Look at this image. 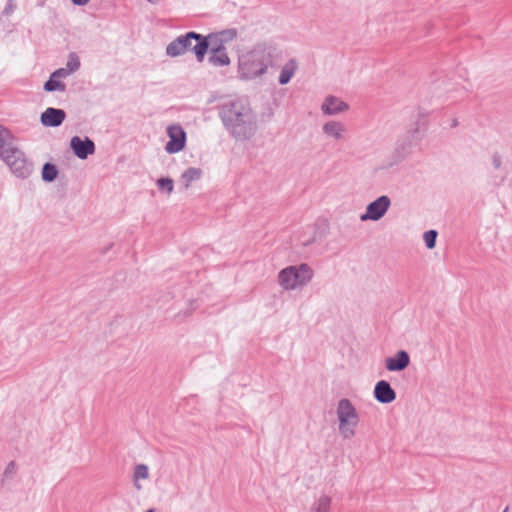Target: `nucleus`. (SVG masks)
Segmentation results:
<instances>
[{"label":"nucleus","instance_id":"nucleus-1","mask_svg":"<svg viewBox=\"0 0 512 512\" xmlns=\"http://www.w3.org/2000/svg\"><path fill=\"white\" fill-rule=\"evenodd\" d=\"M219 116L226 130L236 140H249L257 130V116L244 99L224 104Z\"/></svg>","mask_w":512,"mask_h":512},{"label":"nucleus","instance_id":"nucleus-2","mask_svg":"<svg viewBox=\"0 0 512 512\" xmlns=\"http://www.w3.org/2000/svg\"><path fill=\"white\" fill-rule=\"evenodd\" d=\"M273 64V54L270 47L257 45L251 51L243 54L238 62V76L242 80H252L264 75Z\"/></svg>","mask_w":512,"mask_h":512},{"label":"nucleus","instance_id":"nucleus-3","mask_svg":"<svg viewBox=\"0 0 512 512\" xmlns=\"http://www.w3.org/2000/svg\"><path fill=\"white\" fill-rule=\"evenodd\" d=\"M192 52L197 62L202 63L209 51L208 38L194 31H189L176 37L166 46V54L170 57H178L186 52Z\"/></svg>","mask_w":512,"mask_h":512},{"label":"nucleus","instance_id":"nucleus-4","mask_svg":"<svg viewBox=\"0 0 512 512\" xmlns=\"http://www.w3.org/2000/svg\"><path fill=\"white\" fill-rule=\"evenodd\" d=\"M314 271L306 263L291 265L278 273V283L284 290H295L306 286L313 278Z\"/></svg>","mask_w":512,"mask_h":512},{"label":"nucleus","instance_id":"nucleus-5","mask_svg":"<svg viewBox=\"0 0 512 512\" xmlns=\"http://www.w3.org/2000/svg\"><path fill=\"white\" fill-rule=\"evenodd\" d=\"M337 419L339 422L338 429L343 439H351L356 434V427L359 424V415L353 403L342 398L338 401L336 409Z\"/></svg>","mask_w":512,"mask_h":512},{"label":"nucleus","instance_id":"nucleus-6","mask_svg":"<svg viewBox=\"0 0 512 512\" xmlns=\"http://www.w3.org/2000/svg\"><path fill=\"white\" fill-rule=\"evenodd\" d=\"M0 159L9 167L10 171L18 178H28L33 171V164L25 153L15 144L0 153Z\"/></svg>","mask_w":512,"mask_h":512},{"label":"nucleus","instance_id":"nucleus-7","mask_svg":"<svg viewBox=\"0 0 512 512\" xmlns=\"http://www.w3.org/2000/svg\"><path fill=\"white\" fill-rule=\"evenodd\" d=\"M390 206V198L382 195L367 205L366 211L360 216V219L361 221H378L386 214Z\"/></svg>","mask_w":512,"mask_h":512},{"label":"nucleus","instance_id":"nucleus-8","mask_svg":"<svg viewBox=\"0 0 512 512\" xmlns=\"http://www.w3.org/2000/svg\"><path fill=\"white\" fill-rule=\"evenodd\" d=\"M169 141L166 143L165 150L169 154L180 152L184 149L186 143V133L180 125H170L167 128Z\"/></svg>","mask_w":512,"mask_h":512},{"label":"nucleus","instance_id":"nucleus-9","mask_svg":"<svg viewBox=\"0 0 512 512\" xmlns=\"http://www.w3.org/2000/svg\"><path fill=\"white\" fill-rule=\"evenodd\" d=\"M70 148L73 153L81 160H85L88 156L95 153V143L89 137L82 139L79 136H74L70 140Z\"/></svg>","mask_w":512,"mask_h":512},{"label":"nucleus","instance_id":"nucleus-10","mask_svg":"<svg viewBox=\"0 0 512 512\" xmlns=\"http://www.w3.org/2000/svg\"><path fill=\"white\" fill-rule=\"evenodd\" d=\"M66 118V112L59 108L48 107L40 115V122L45 127H59Z\"/></svg>","mask_w":512,"mask_h":512},{"label":"nucleus","instance_id":"nucleus-11","mask_svg":"<svg viewBox=\"0 0 512 512\" xmlns=\"http://www.w3.org/2000/svg\"><path fill=\"white\" fill-rule=\"evenodd\" d=\"M373 393L374 398L381 404H389L396 399V392L386 380L378 381Z\"/></svg>","mask_w":512,"mask_h":512},{"label":"nucleus","instance_id":"nucleus-12","mask_svg":"<svg viewBox=\"0 0 512 512\" xmlns=\"http://www.w3.org/2000/svg\"><path fill=\"white\" fill-rule=\"evenodd\" d=\"M410 364V356L407 351L400 350L393 357H388L385 360V367L388 371L399 372L403 371Z\"/></svg>","mask_w":512,"mask_h":512},{"label":"nucleus","instance_id":"nucleus-13","mask_svg":"<svg viewBox=\"0 0 512 512\" xmlns=\"http://www.w3.org/2000/svg\"><path fill=\"white\" fill-rule=\"evenodd\" d=\"M349 109V105L335 96H328L321 105V110L325 115H337Z\"/></svg>","mask_w":512,"mask_h":512},{"label":"nucleus","instance_id":"nucleus-14","mask_svg":"<svg viewBox=\"0 0 512 512\" xmlns=\"http://www.w3.org/2000/svg\"><path fill=\"white\" fill-rule=\"evenodd\" d=\"M210 56L208 61L210 64L216 67L228 66L230 64V58L226 52V48L221 43L217 45L213 44L209 47Z\"/></svg>","mask_w":512,"mask_h":512},{"label":"nucleus","instance_id":"nucleus-15","mask_svg":"<svg viewBox=\"0 0 512 512\" xmlns=\"http://www.w3.org/2000/svg\"><path fill=\"white\" fill-rule=\"evenodd\" d=\"M237 31L236 29H227L220 31L218 33H209L205 37L208 38L209 46L210 45H217L218 43H221L224 45L225 42H229L236 38Z\"/></svg>","mask_w":512,"mask_h":512},{"label":"nucleus","instance_id":"nucleus-16","mask_svg":"<svg viewBox=\"0 0 512 512\" xmlns=\"http://www.w3.org/2000/svg\"><path fill=\"white\" fill-rule=\"evenodd\" d=\"M322 129L324 134L336 140L340 139L346 131L345 125L339 121H328L323 125Z\"/></svg>","mask_w":512,"mask_h":512},{"label":"nucleus","instance_id":"nucleus-17","mask_svg":"<svg viewBox=\"0 0 512 512\" xmlns=\"http://www.w3.org/2000/svg\"><path fill=\"white\" fill-rule=\"evenodd\" d=\"M298 68V64L295 59H290L281 69L279 75V83L281 85H285L290 82L291 78L294 76L296 70Z\"/></svg>","mask_w":512,"mask_h":512},{"label":"nucleus","instance_id":"nucleus-18","mask_svg":"<svg viewBox=\"0 0 512 512\" xmlns=\"http://www.w3.org/2000/svg\"><path fill=\"white\" fill-rule=\"evenodd\" d=\"M15 138L11 131L0 124V153L14 144Z\"/></svg>","mask_w":512,"mask_h":512},{"label":"nucleus","instance_id":"nucleus-19","mask_svg":"<svg viewBox=\"0 0 512 512\" xmlns=\"http://www.w3.org/2000/svg\"><path fill=\"white\" fill-rule=\"evenodd\" d=\"M202 175L203 171L200 168L190 167L186 169L181 176L185 188H188L191 182L199 180L202 177Z\"/></svg>","mask_w":512,"mask_h":512},{"label":"nucleus","instance_id":"nucleus-20","mask_svg":"<svg viewBox=\"0 0 512 512\" xmlns=\"http://www.w3.org/2000/svg\"><path fill=\"white\" fill-rule=\"evenodd\" d=\"M57 176H58V169L54 164L47 162L43 165L42 179L45 182H52L57 178Z\"/></svg>","mask_w":512,"mask_h":512},{"label":"nucleus","instance_id":"nucleus-21","mask_svg":"<svg viewBox=\"0 0 512 512\" xmlns=\"http://www.w3.org/2000/svg\"><path fill=\"white\" fill-rule=\"evenodd\" d=\"M44 90L47 92H64L66 90V85L63 82L56 79L55 77H52V75H50L49 80L46 81L44 84Z\"/></svg>","mask_w":512,"mask_h":512},{"label":"nucleus","instance_id":"nucleus-22","mask_svg":"<svg viewBox=\"0 0 512 512\" xmlns=\"http://www.w3.org/2000/svg\"><path fill=\"white\" fill-rule=\"evenodd\" d=\"M80 59L78 55L74 52L70 53L68 56V60L66 63V71L71 75L72 73L76 72L80 68Z\"/></svg>","mask_w":512,"mask_h":512},{"label":"nucleus","instance_id":"nucleus-23","mask_svg":"<svg viewBox=\"0 0 512 512\" xmlns=\"http://www.w3.org/2000/svg\"><path fill=\"white\" fill-rule=\"evenodd\" d=\"M331 505V498L327 495H322L315 504V512H328Z\"/></svg>","mask_w":512,"mask_h":512},{"label":"nucleus","instance_id":"nucleus-24","mask_svg":"<svg viewBox=\"0 0 512 512\" xmlns=\"http://www.w3.org/2000/svg\"><path fill=\"white\" fill-rule=\"evenodd\" d=\"M437 236L436 230H429L424 233V241L428 249H433L436 246Z\"/></svg>","mask_w":512,"mask_h":512},{"label":"nucleus","instance_id":"nucleus-25","mask_svg":"<svg viewBox=\"0 0 512 512\" xmlns=\"http://www.w3.org/2000/svg\"><path fill=\"white\" fill-rule=\"evenodd\" d=\"M15 474H16V463L14 461H11L7 464V466L3 472L2 479H1L2 485L4 484V482L6 480H11Z\"/></svg>","mask_w":512,"mask_h":512},{"label":"nucleus","instance_id":"nucleus-26","mask_svg":"<svg viewBox=\"0 0 512 512\" xmlns=\"http://www.w3.org/2000/svg\"><path fill=\"white\" fill-rule=\"evenodd\" d=\"M157 186L159 189L165 190L168 194H170L174 189V182L171 178L163 177L157 180Z\"/></svg>","mask_w":512,"mask_h":512},{"label":"nucleus","instance_id":"nucleus-27","mask_svg":"<svg viewBox=\"0 0 512 512\" xmlns=\"http://www.w3.org/2000/svg\"><path fill=\"white\" fill-rule=\"evenodd\" d=\"M148 476H149V470H148L147 465H145V464L136 465L135 470H134L135 480L147 479Z\"/></svg>","mask_w":512,"mask_h":512},{"label":"nucleus","instance_id":"nucleus-28","mask_svg":"<svg viewBox=\"0 0 512 512\" xmlns=\"http://www.w3.org/2000/svg\"><path fill=\"white\" fill-rule=\"evenodd\" d=\"M409 138L412 139H418L420 140L422 138V134L420 131V124L419 122L416 123V127L409 131Z\"/></svg>","mask_w":512,"mask_h":512},{"label":"nucleus","instance_id":"nucleus-29","mask_svg":"<svg viewBox=\"0 0 512 512\" xmlns=\"http://www.w3.org/2000/svg\"><path fill=\"white\" fill-rule=\"evenodd\" d=\"M52 77H55L56 79H63L68 77L70 74L66 71L65 68H59L51 73Z\"/></svg>","mask_w":512,"mask_h":512},{"label":"nucleus","instance_id":"nucleus-30","mask_svg":"<svg viewBox=\"0 0 512 512\" xmlns=\"http://www.w3.org/2000/svg\"><path fill=\"white\" fill-rule=\"evenodd\" d=\"M492 165L494 169H500L502 165V158L498 152H494L492 155Z\"/></svg>","mask_w":512,"mask_h":512},{"label":"nucleus","instance_id":"nucleus-31","mask_svg":"<svg viewBox=\"0 0 512 512\" xmlns=\"http://www.w3.org/2000/svg\"><path fill=\"white\" fill-rule=\"evenodd\" d=\"M15 8H16V5L13 3V0H9L6 7L3 10V14L9 15L14 11Z\"/></svg>","mask_w":512,"mask_h":512},{"label":"nucleus","instance_id":"nucleus-32","mask_svg":"<svg viewBox=\"0 0 512 512\" xmlns=\"http://www.w3.org/2000/svg\"><path fill=\"white\" fill-rule=\"evenodd\" d=\"M90 0H71V2L76 6L86 5Z\"/></svg>","mask_w":512,"mask_h":512},{"label":"nucleus","instance_id":"nucleus-33","mask_svg":"<svg viewBox=\"0 0 512 512\" xmlns=\"http://www.w3.org/2000/svg\"><path fill=\"white\" fill-rule=\"evenodd\" d=\"M411 145L412 143L410 139L408 140L407 144L402 145V149L405 151V153H409Z\"/></svg>","mask_w":512,"mask_h":512},{"label":"nucleus","instance_id":"nucleus-34","mask_svg":"<svg viewBox=\"0 0 512 512\" xmlns=\"http://www.w3.org/2000/svg\"><path fill=\"white\" fill-rule=\"evenodd\" d=\"M146 512H155L153 509H149Z\"/></svg>","mask_w":512,"mask_h":512},{"label":"nucleus","instance_id":"nucleus-35","mask_svg":"<svg viewBox=\"0 0 512 512\" xmlns=\"http://www.w3.org/2000/svg\"><path fill=\"white\" fill-rule=\"evenodd\" d=\"M508 509H509V508H508V507H506V508L504 509V511H503V512H508Z\"/></svg>","mask_w":512,"mask_h":512}]
</instances>
